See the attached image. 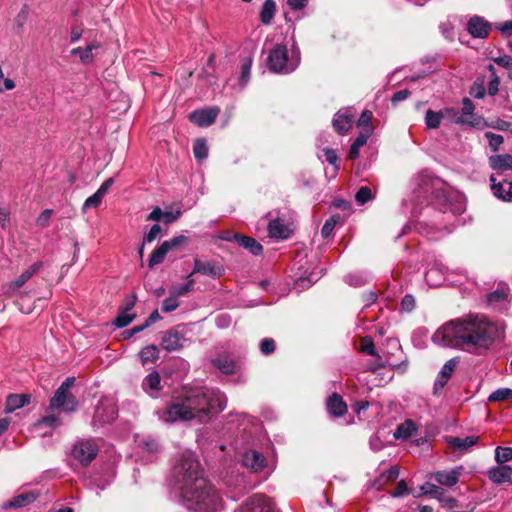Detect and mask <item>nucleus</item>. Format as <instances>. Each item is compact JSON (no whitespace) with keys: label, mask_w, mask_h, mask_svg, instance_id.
I'll list each match as a JSON object with an SVG mask.
<instances>
[{"label":"nucleus","mask_w":512,"mask_h":512,"mask_svg":"<svg viewBox=\"0 0 512 512\" xmlns=\"http://www.w3.org/2000/svg\"><path fill=\"white\" fill-rule=\"evenodd\" d=\"M369 280V276L363 272H357L353 274H349L345 277V282L351 286L359 287L367 283Z\"/></svg>","instance_id":"ea45409f"},{"label":"nucleus","mask_w":512,"mask_h":512,"mask_svg":"<svg viewBox=\"0 0 512 512\" xmlns=\"http://www.w3.org/2000/svg\"><path fill=\"white\" fill-rule=\"evenodd\" d=\"M276 12V4L273 0H265L260 11V21L264 25H269Z\"/></svg>","instance_id":"f704fd0d"},{"label":"nucleus","mask_w":512,"mask_h":512,"mask_svg":"<svg viewBox=\"0 0 512 512\" xmlns=\"http://www.w3.org/2000/svg\"><path fill=\"white\" fill-rule=\"evenodd\" d=\"M493 195L505 202H512V181L499 179L495 175L490 176Z\"/></svg>","instance_id":"9b49d317"},{"label":"nucleus","mask_w":512,"mask_h":512,"mask_svg":"<svg viewBox=\"0 0 512 512\" xmlns=\"http://www.w3.org/2000/svg\"><path fill=\"white\" fill-rule=\"evenodd\" d=\"M462 104L461 114L453 109L451 114L452 121L457 124H468L473 127L479 126L482 121L481 119L472 120L474 118L475 110L473 102L469 98H464Z\"/></svg>","instance_id":"9d476101"},{"label":"nucleus","mask_w":512,"mask_h":512,"mask_svg":"<svg viewBox=\"0 0 512 512\" xmlns=\"http://www.w3.org/2000/svg\"><path fill=\"white\" fill-rule=\"evenodd\" d=\"M493 29L492 23L487 21L484 17L474 15L472 16L466 26L467 32L477 39H485L489 36Z\"/></svg>","instance_id":"1a4fd4ad"},{"label":"nucleus","mask_w":512,"mask_h":512,"mask_svg":"<svg viewBox=\"0 0 512 512\" xmlns=\"http://www.w3.org/2000/svg\"><path fill=\"white\" fill-rule=\"evenodd\" d=\"M488 478L495 484H511L512 485V467L509 465L499 464L491 467L487 471Z\"/></svg>","instance_id":"a211bd4d"},{"label":"nucleus","mask_w":512,"mask_h":512,"mask_svg":"<svg viewBox=\"0 0 512 512\" xmlns=\"http://www.w3.org/2000/svg\"><path fill=\"white\" fill-rule=\"evenodd\" d=\"M507 296L508 294L504 289L495 290L488 295L487 300L490 304H495L498 302L505 301L507 299Z\"/></svg>","instance_id":"6e6d98bb"},{"label":"nucleus","mask_w":512,"mask_h":512,"mask_svg":"<svg viewBox=\"0 0 512 512\" xmlns=\"http://www.w3.org/2000/svg\"><path fill=\"white\" fill-rule=\"evenodd\" d=\"M253 57H254V49H251V48H244L240 53L241 74L239 77V85L241 88L246 86V84L250 80V72H251V67H252V63H253Z\"/></svg>","instance_id":"f3484780"},{"label":"nucleus","mask_w":512,"mask_h":512,"mask_svg":"<svg viewBox=\"0 0 512 512\" xmlns=\"http://www.w3.org/2000/svg\"><path fill=\"white\" fill-rule=\"evenodd\" d=\"M139 445L149 453H157L160 449L158 441L151 436L143 438Z\"/></svg>","instance_id":"de8ad7c7"},{"label":"nucleus","mask_w":512,"mask_h":512,"mask_svg":"<svg viewBox=\"0 0 512 512\" xmlns=\"http://www.w3.org/2000/svg\"><path fill=\"white\" fill-rule=\"evenodd\" d=\"M493 62L508 70V77L512 80V57L509 55L493 58Z\"/></svg>","instance_id":"8fccbe9b"},{"label":"nucleus","mask_w":512,"mask_h":512,"mask_svg":"<svg viewBox=\"0 0 512 512\" xmlns=\"http://www.w3.org/2000/svg\"><path fill=\"white\" fill-rule=\"evenodd\" d=\"M53 211L51 209L44 210L37 218L36 223L41 227H45L48 225L49 220L51 218Z\"/></svg>","instance_id":"69168bd1"},{"label":"nucleus","mask_w":512,"mask_h":512,"mask_svg":"<svg viewBox=\"0 0 512 512\" xmlns=\"http://www.w3.org/2000/svg\"><path fill=\"white\" fill-rule=\"evenodd\" d=\"M505 327L482 314H468L451 320L432 336L435 344L481 354L504 336Z\"/></svg>","instance_id":"f03ea898"},{"label":"nucleus","mask_w":512,"mask_h":512,"mask_svg":"<svg viewBox=\"0 0 512 512\" xmlns=\"http://www.w3.org/2000/svg\"><path fill=\"white\" fill-rule=\"evenodd\" d=\"M462 467H457L451 471H437L433 474V478L440 485L452 487L457 484Z\"/></svg>","instance_id":"412c9836"},{"label":"nucleus","mask_w":512,"mask_h":512,"mask_svg":"<svg viewBox=\"0 0 512 512\" xmlns=\"http://www.w3.org/2000/svg\"><path fill=\"white\" fill-rule=\"evenodd\" d=\"M242 461L245 467L250 468L255 472L263 470L266 465L264 456L255 450L245 452Z\"/></svg>","instance_id":"aec40b11"},{"label":"nucleus","mask_w":512,"mask_h":512,"mask_svg":"<svg viewBox=\"0 0 512 512\" xmlns=\"http://www.w3.org/2000/svg\"><path fill=\"white\" fill-rule=\"evenodd\" d=\"M30 403V396L27 394H11L7 397L5 413H12Z\"/></svg>","instance_id":"7c9ffc66"},{"label":"nucleus","mask_w":512,"mask_h":512,"mask_svg":"<svg viewBox=\"0 0 512 512\" xmlns=\"http://www.w3.org/2000/svg\"><path fill=\"white\" fill-rule=\"evenodd\" d=\"M485 137L487 138L489 145L493 151H497L504 141V138L502 135L495 134L493 132H486Z\"/></svg>","instance_id":"3c124183"},{"label":"nucleus","mask_w":512,"mask_h":512,"mask_svg":"<svg viewBox=\"0 0 512 512\" xmlns=\"http://www.w3.org/2000/svg\"><path fill=\"white\" fill-rule=\"evenodd\" d=\"M134 319V315L130 314L129 311L123 310L121 313L115 318L113 324L118 328H123L129 325Z\"/></svg>","instance_id":"09e8293b"},{"label":"nucleus","mask_w":512,"mask_h":512,"mask_svg":"<svg viewBox=\"0 0 512 512\" xmlns=\"http://www.w3.org/2000/svg\"><path fill=\"white\" fill-rule=\"evenodd\" d=\"M219 113L216 107L199 109L189 114V120L197 126L206 127L215 122Z\"/></svg>","instance_id":"ddd939ff"},{"label":"nucleus","mask_w":512,"mask_h":512,"mask_svg":"<svg viewBox=\"0 0 512 512\" xmlns=\"http://www.w3.org/2000/svg\"><path fill=\"white\" fill-rule=\"evenodd\" d=\"M300 63V52L293 48L290 52L286 45L276 44L267 57V65L274 73L288 74L293 72Z\"/></svg>","instance_id":"20e7f679"},{"label":"nucleus","mask_w":512,"mask_h":512,"mask_svg":"<svg viewBox=\"0 0 512 512\" xmlns=\"http://www.w3.org/2000/svg\"><path fill=\"white\" fill-rule=\"evenodd\" d=\"M499 85H500V78L498 77V75H494V77L491 78V80L488 84L489 95H491V96L496 95L499 90Z\"/></svg>","instance_id":"774afa93"},{"label":"nucleus","mask_w":512,"mask_h":512,"mask_svg":"<svg viewBox=\"0 0 512 512\" xmlns=\"http://www.w3.org/2000/svg\"><path fill=\"white\" fill-rule=\"evenodd\" d=\"M452 112H453V109H451V108H447L440 112H435L431 109L427 110L426 115H425V124H426L427 128L437 129L440 126L441 120L444 117L451 118Z\"/></svg>","instance_id":"a878e982"},{"label":"nucleus","mask_w":512,"mask_h":512,"mask_svg":"<svg viewBox=\"0 0 512 512\" xmlns=\"http://www.w3.org/2000/svg\"><path fill=\"white\" fill-rule=\"evenodd\" d=\"M225 272L222 265L212 261L203 262L199 259H194V267L192 274L200 273L202 275L210 276L214 279L220 278Z\"/></svg>","instance_id":"4468645a"},{"label":"nucleus","mask_w":512,"mask_h":512,"mask_svg":"<svg viewBox=\"0 0 512 512\" xmlns=\"http://www.w3.org/2000/svg\"><path fill=\"white\" fill-rule=\"evenodd\" d=\"M211 364L226 375L233 374L236 370L235 361L228 355H218L211 359Z\"/></svg>","instance_id":"b1692460"},{"label":"nucleus","mask_w":512,"mask_h":512,"mask_svg":"<svg viewBox=\"0 0 512 512\" xmlns=\"http://www.w3.org/2000/svg\"><path fill=\"white\" fill-rule=\"evenodd\" d=\"M42 266V262H36L32 264L27 270H25L17 279L9 282L4 286V294L11 295L19 288H21L35 273L39 271Z\"/></svg>","instance_id":"2eb2a0df"},{"label":"nucleus","mask_w":512,"mask_h":512,"mask_svg":"<svg viewBox=\"0 0 512 512\" xmlns=\"http://www.w3.org/2000/svg\"><path fill=\"white\" fill-rule=\"evenodd\" d=\"M140 358L143 363H153L159 358V350L155 345L144 347L140 352Z\"/></svg>","instance_id":"e433bc0d"},{"label":"nucleus","mask_w":512,"mask_h":512,"mask_svg":"<svg viewBox=\"0 0 512 512\" xmlns=\"http://www.w3.org/2000/svg\"><path fill=\"white\" fill-rule=\"evenodd\" d=\"M491 168L495 170H512V155H494L489 158Z\"/></svg>","instance_id":"473e14b6"},{"label":"nucleus","mask_w":512,"mask_h":512,"mask_svg":"<svg viewBox=\"0 0 512 512\" xmlns=\"http://www.w3.org/2000/svg\"><path fill=\"white\" fill-rule=\"evenodd\" d=\"M239 512H276L269 498L255 494L248 498L239 509Z\"/></svg>","instance_id":"6e6552de"},{"label":"nucleus","mask_w":512,"mask_h":512,"mask_svg":"<svg viewBox=\"0 0 512 512\" xmlns=\"http://www.w3.org/2000/svg\"><path fill=\"white\" fill-rule=\"evenodd\" d=\"M38 494L34 491H26L22 492L16 496H14L11 500L4 503L3 507L7 508H21L32 502H34L37 498Z\"/></svg>","instance_id":"5701e85b"},{"label":"nucleus","mask_w":512,"mask_h":512,"mask_svg":"<svg viewBox=\"0 0 512 512\" xmlns=\"http://www.w3.org/2000/svg\"><path fill=\"white\" fill-rule=\"evenodd\" d=\"M495 29L498 30L504 38L512 36V20L495 24Z\"/></svg>","instance_id":"4d7b16f0"},{"label":"nucleus","mask_w":512,"mask_h":512,"mask_svg":"<svg viewBox=\"0 0 512 512\" xmlns=\"http://www.w3.org/2000/svg\"><path fill=\"white\" fill-rule=\"evenodd\" d=\"M167 254H168V252L164 248V245L161 244L150 255V258H149V261H148V266L150 268H152V267H154L156 265L161 264L164 261V259H165Z\"/></svg>","instance_id":"4c0bfd02"},{"label":"nucleus","mask_w":512,"mask_h":512,"mask_svg":"<svg viewBox=\"0 0 512 512\" xmlns=\"http://www.w3.org/2000/svg\"><path fill=\"white\" fill-rule=\"evenodd\" d=\"M373 193L368 186H362L359 188L355 195V200L359 205H363L366 202L373 199Z\"/></svg>","instance_id":"49530a36"},{"label":"nucleus","mask_w":512,"mask_h":512,"mask_svg":"<svg viewBox=\"0 0 512 512\" xmlns=\"http://www.w3.org/2000/svg\"><path fill=\"white\" fill-rule=\"evenodd\" d=\"M227 240H235L240 246L249 250L253 255H259L263 250L262 245L252 237L234 234L232 238H227Z\"/></svg>","instance_id":"393cba45"},{"label":"nucleus","mask_w":512,"mask_h":512,"mask_svg":"<svg viewBox=\"0 0 512 512\" xmlns=\"http://www.w3.org/2000/svg\"><path fill=\"white\" fill-rule=\"evenodd\" d=\"M512 460V447L498 446L495 449V461L498 464H505Z\"/></svg>","instance_id":"a19ab883"},{"label":"nucleus","mask_w":512,"mask_h":512,"mask_svg":"<svg viewBox=\"0 0 512 512\" xmlns=\"http://www.w3.org/2000/svg\"><path fill=\"white\" fill-rule=\"evenodd\" d=\"M226 404L227 398L220 390L192 388L158 411V416L160 420L169 424L192 420L206 423L215 414L223 411Z\"/></svg>","instance_id":"7ed1b4c3"},{"label":"nucleus","mask_w":512,"mask_h":512,"mask_svg":"<svg viewBox=\"0 0 512 512\" xmlns=\"http://www.w3.org/2000/svg\"><path fill=\"white\" fill-rule=\"evenodd\" d=\"M113 183H114L113 178L106 179L101 184V186L98 188V190L93 195H91L90 197H88L85 200V202L82 206V212L86 213V211L88 209L99 207V205L102 203L103 198L108 193V191H109L110 187L113 185Z\"/></svg>","instance_id":"dca6fc26"},{"label":"nucleus","mask_w":512,"mask_h":512,"mask_svg":"<svg viewBox=\"0 0 512 512\" xmlns=\"http://www.w3.org/2000/svg\"><path fill=\"white\" fill-rule=\"evenodd\" d=\"M177 298L178 297L170 294V296L168 298L164 299L163 303H162L163 312L169 313V312L176 310L179 306V302H178Z\"/></svg>","instance_id":"864d4df0"},{"label":"nucleus","mask_w":512,"mask_h":512,"mask_svg":"<svg viewBox=\"0 0 512 512\" xmlns=\"http://www.w3.org/2000/svg\"><path fill=\"white\" fill-rule=\"evenodd\" d=\"M335 223H336V221L333 218L326 220V222L324 223V225L322 226V229H321V234L324 238H327L331 235V233L334 229Z\"/></svg>","instance_id":"338daca9"},{"label":"nucleus","mask_w":512,"mask_h":512,"mask_svg":"<svg viewBox=\"0 0 512 512\" xmlns=\"http://www.w3.org/2000/svg\"><path fill=\"white\" fill-rule=\"evenodd\" d=\"M78 406V401L70 394V392H63L59 395V388L56 390L53 398L50 401L49 409L55 410L62 408L66 412H72Z\"/></svg>","instance_id":"f8f14e48"},{"label":"nucleus","mask_w":512,"mask_h":512,"mask_svg":"<svg viewBox=\"0 0 512 512\" xmlns=\"http://www.w3.org/2000/svg\"><path fill=\"white\" fill-rule=\"evenodd\" d=\"M478 440L479 436H468L465 438L448 437L446 441L453 449L463 452L474 446Z\"/></svg>","instance_id":"bb28decb"},{"label":"nucleus","mask_w":512,"mask_h":512,"mask_svg":"<svg viewBox=\"0 0 512 512\" xmlns=\"http://www.w3.org/2000/svg\"><path fill=\"white\" fill-rule=\"evenodd\" d=\"M98 453V446L92 440L77 442L72 449V456L82 465H88Z\"/></svg>","instance_id":"0eeeda50"},{"label":"nucleus","mask_w":512,"mask_h":512,"mask_svg":"<svg viewBox=\"0 0 512 512\" xmlns=\"http://www.w3.org/2000/svg\"><path fill=\"white\" fill-rule=\"evenodd\" d=\"M274 350H275V342L272 338H264L260 342V351L264 355H269V354L273 353Z\"/></svg>","instance_id":"bf43d9fd"},{"label":"nucleus","mask_w":512,"mask_h":512,"mask_svg":"<svg viewBox=\"0 0 512 512\" xmlns=\"http://www.w3.org/2000/svg\"><path fill=\"white\" fill-rule=\"evenodd\" d=\"M193 289H194V280L193 279H189L184 284H181V285H178V286H173L170 289V294H172V295H174L176 297H180V296H184L187 293L191 292Z\"/></svg>","instance_id":"37998d69"},{"label":"nucleus","mask_w":512,"mask_h":512,"mask_svg":"<svg viewBox=\"0 0 512 512\" xmlns=\"http://www.w3.org/2000/svg\"><path fill=\"white\" fill-rule=\"evenodd\" d=\"M369 137V129H367L366 132L359 133L358 137L355 139V141L352 143L350 147V159H356L358 157L360 148L367 143Z\"/></svg>","instance_id":"c9c22d12"},{"label":"nucleus","mask_w":512,"mask_h":512,"mask_svg":"<svg viewBox=\"0 0 512 512\" xmlns=\"http://www.w3.org/2000/svg\"><path fill=\"white\" fill-rule=\"evenodd\" d=\"M485 93L486 89L483 83H474L470 90V95L476 99H482Z\"/></svg>","instance_id":"680f3d73"},{"label":"nucleus","mask_w":512,"mask_h":512,"mask_svg":"<svg viewBox=\"0 0 512 512\" xmlns=\"http://www.w3.org/2000/svg\"><path fill=\"white\" fill-rule=\"evenodd\" d=\"M459 360L458 358H451L449 359L440 370L436 381H435V389L443 388L447 381L449 380L450 376L452 375L453 371L455 370Z\"/></svg>","instance_id":"4be33fe9"},{"label":"nucleus","mask_w":512,"mask_h":512,"mask_svg":"<svg viewBox=\"0 0 512 512\" xmlns=\"http://www.w3.org/2000/svg\"><path fill=\"white\" fill-rule=\"evenodd\" d=\"M390 494L394 498L402 497L404 495L409 494V489H408L406 482L404 480H401L398 483L396 489L393 492H391Z\"/></svg>","instance_id":"e2e57ef3"},{"label":"nucleus","mask_w":512,"mask_h":512,"mask_svg":"<svg viewBox=\"0 0 512 512\" xmlns=\"http://www.w3.org/2000/svg\"><path fill=\"white\" fill-rule=\"evenodd\" d=\"M187 329L183 325H177L166 331L161 340V346L168 352L185 347L189 340L186 337Z\"/></svg>","instance_id":"39448f33"},{"label":"nucleus","mask_w":512,"mask_h":512,"mask_svg":"<svg viewBox=\"0 0 512 512\" xmlns=\"http://www.w3.org/2000/svg\"><path fill=\"white\" fill-rule=\"evenodd\" d=\"M328 412L336 417L343 416L347 411V405L343 401L342 397L336 393L330 396L327 400Z\"/></svg>","instance_id":"cd10ccee"},{"label":"nucleus","mask_w":512,"mask_h":512,"mask_svg":"<svg viewBox=\"0 0 512 512\" xmlns=\"http://www.w3.org/2000/svg\"><path fill=\"white\" fill-rule=\"evenodd\" d=\"M372 120V113L370 111H363L360 118L358 119V127H360L362 130L360 132H366L367 129H369V135L372 134L373 128L371 125Z\"/></svg>","instance_id":"a18cd8bd"},{"label":"nucleus","mask_w":512,"mask_h":512,"mask_svg":"<svg viewBox=\"0 0 512 512\" xmlns=\"http://www.w3.org/2000/svg\"><path fill=\"white\" fill-rule=\"evenodd\" d=\"M99 48L97 42L89 43L85 48L77 47L70 51L73 56L79 57L83 64H90L93 61V51Z\"/></svg>","instance_id":"2f4dec72"},{"label":"nucleus","mask_w":512,"mask_h":512,"mask_svg":"<svg viewBox=\"0 0 512 512\" xmlns=\"http://www.w3.org/2000/svg\"><path fill=\"white\" fill-rule=\"evenodd\" d=\"M171 482L191 512H222L221 492L205 476L195 453L182 452L171 473Z\"/></svg>","instance_id":"f257e3e1"},{"label":"nucleus","mask_w":512,"mask_h":512,"mask_svg":"<svg viewBox=\"0 0 512 512\" xmlns=\"http://www.w3.org/2000/svg\"><path fill=\"white\" fill-rule=\"evenodd\" d=\"M161 233V227L159 224H154L150 230L144 235L143 242H153Z\"/></svg>","instance_id":"052dcab7"},{"label":"nucleus","mask_w":512,"mask_h":512,"mask_svg":"<svg viewBox=\"0 0 512 512\" xmlns=\"http://www.w3.org/2000/svg\"><path fill=\"white\" fill-rule=\"evenodd\" d=\"M354 114L347 108L338 111L333 118V127L339 134H346L354 122Z\"/></svg>","instance_id":"6ab92c4d"},{"label":"nucleus","mask_w":512,"mask_h":512,"mask_svg":"<svg viewBox=\"0 0 512 512\" xmlns=\"http://www.w3.org/2000/svg\"><path fill=\"white\" fill-rule=\"evenodd\" d=\"M142 388L151 396H156L161 390L160 374L156 371L148 374L142 382Z\"/></svg>","instance_id":"c756f323"},{"label":"nucleus","mask_w":512,"mask_h":512,"mask_svg":"<svg viewBox=\"0 0 512 512\" xmlns=\"http://www.w3.org/2000/svg\"><path fill=\"white\" fill-rule=\"evenodd\" d=\"M268 233L272 238L287 239L291 234V230L282 220L275 219L269 222Z\"/></svg>","instance_id":"c85d7f7f"},{"label":"nucleus","mask_w":512,"mask_h":512,"mask_svg":"<svg viewBox=\"0 0 512 512\" xmlns=\"http://www.w3.org/2000/svg\"><path fill=\"white\" fill-rule=\"evenodd\" d=\"M10 225V211L7 208L0 207V227L7 229Z\"/></svg>","instance_id":"0e129e2a"},{"label":"nucleus","mask_w":512,"mask_h":512,"mask_svg":"<svg viewBox=\"0 0 512 512\" xmlns=\"http://www.w3.org/2000/svg\"><path fill=\"white\" fill-rule=\"evenodd\" d=\"M60 421L58 416L56 415H47L43 417L40 421L37 422L36 426L41 427L43 425H46L51 428H55L59 426Z\"/></svg>","instance_id":"13d9d810"},{"label":"nucleus","mask_w":512,"mask_h":512,"mask_svg":"<svg viewBox=\"0 0 512 512\" xmlns=\"http://www.w3.org/2000/svg\"><path fill=\"white\" fill-rule=\"evenodd\" d=\"M117 416V408L113 399L103 397L95 407L92 419L93 426H102L111 423Z\"/></svg>","instance_id":"423d86ee"},{"label":"nucleus","mask_w":512,"mask_h":512,"mask_svg":"<svg viewBox=\"0 0 512 512\" xmlns=\"http://www.w3.org/2000/svg\"><path fill=\"white\" fill-rule=\"evenodd\" d=\"M324 155L326 161L334 167V172L336 173L339 170L338 166V156L334 149L326 148L324 149Z\"/></svg>","instance_id":"5fc2aeb1"},{"label":"nucleus","mask_w":512,"mask_h":512,"mask_svg":"<svg viewBox=\"0 0 512 512\" xmlns=\"http://www.w3.org/2000/svg\"><path fill=\"white\" fill-rule=\"evenodd\" d=\"M512 398V389L510 388H500L495 391H493L489 397L488 400L490 402H496V401H503L507 399Z\"/></svg>","instance_id":"c03bdc74"},{"label":"nucleus","mask_w":512,"mask_h":512,"mask_svg":"<svg viewBox=\"0 0 512 512\" xmlns=\"http://www.w3.org/2000/svg\"><path fill=\"white\" fill-rule=\"evenodd\" d=\"M416 429V424L412 420H405L403 423L398 425L394 431L393 436L395 439L404 440L409 438L416 431Z\"/></svg>","instance_id":"72a5a7b5"},{"label":"nucleus","mask_w":512,"mask_h":512,"mask_svg":"<svg viewBox=\"0 0 512 512\" xmlns=\"http://www.w3.org/2000/svg\"><path fill=\"white\" fill-rule=\"evenodd\" d=\"M187 237L184 235L176 236L170 240L164 241L162 244L164 245V248L169 253L171 251L179 250L183 245L187 243Z\"/></svg>","instance_id":"58836bf2"},{"label":"nucleus","mask_w":512,"mask_h":512,"mask_svg":"<svg viewBox=\"0 0 512 512\" xmlns=\"http://www.w3.org/2000/svg\"><path fill=\"white\" fill-rule=\"evenodd\" d=\"M194 156L197 160H204L208 156V147L204 139H197L193 146Z\"/></svg>","instance_id":"79ce46f5"},{"label":"nucleus","mask_w":512,"mask_h":512,"mask_svg":"<svg viewBox=\"0 0 512 512\" xmlns=\"http://www.w3.org/2000/svg\"><path fill=\"white\" fill-rule=\"evenodd\" d=\"M361 351L367 355L377 357L375 345L370 337H364L361 340Z\"/></svg>","instance_id":"603ef678"}]
</instances>
